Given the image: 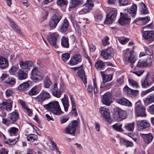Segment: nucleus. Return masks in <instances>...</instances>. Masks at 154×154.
Masks as SVG:
<instances>
[{
	"label": "nucleus",
	"instance_id": "1",
	"mask_svg": "<svg viewBox=\"0 0 154 154\" xmlns=\"http://www.w3.org/2000/svg\"><path fill=\"white\" fill-rule=\"evenodd\" d=\"M137 5L134 4L129 9H125L124 13L121 12L120 16L118 22L122 26H125L130 23L131 17L129 16L130 14L132 17H134L136 14L137 11Z\"/></svg>",
	"mask_w": 154,
	"mask_h": 154
},
{
	"label": "nucleus",
	"instance_id": "2",
	"mask_svg": "<svg viewBox=\"0 0 154 154\" xmlns=\"http://www.w3.org/2000/svg\"><path fill=\"white\" fill-rule=\"evenodd\" d=\"M43 107L55 115H60L63 113L60 108L58 102L55 100L51 101L48 104L44 105Z\"/></svg>",
	"mask_w": 154,
	"mask_h": 154
},
{
	"label": "nucleus",
	"instance_id": "3",
	"mask_svg": "<svg viewBox=\"0 0 154 154\" xmlns=\"http://www.w3.org/2000/svg\"><path fill=\"white\" fill-rule=\"evenodd\" d=\"M78 122L75 121H72L69 124L68 127L65 128L63 132L65 134H74L75 132L76 129L77 128Z\"/></svg>",
	"mask_w": 154,
	"mask_h": 154
},
{
	"label": "nucleus",
	"instance_id": "4",
	"mask_svg": "<svg viewBox=\"0 0 154 154\" xmlns=\"http://www.w3.org/2000/svg\"><path fill=\"white\" fill-rule=\"evenodd\" d=\"M140 101H138L135 103L134 111L137 116H146L145 108L141 105Z\"/></svg>",
	"mask_w": 154,
	"mask_h": 154
},
{
	"label": "nucleus",
	"instance_id": "5",
	"mask_svg": "<svg viewBox=\"0 0 154 154\" xmlns=\"http://www.w3.org/2000/svg\"><path fill=\"white\" fill-rule=\"evenodd\" d=\"M58 37V34L57 33L55 32L51 33L47 37L48 42L56 48H58V46L56 44V42Z\"/></svg>",
	"mask_w": 154,
	"mask_h": 154
},
{
	"label": "nucleus",
	"instance_id": "6",
	"mask_svg": "<svg viewBox=\"0 0 154 154\" xmlns=\"http://www.w3.org/2000/svg\"><path fill=\"white\" fill-rule=\"evenodd\" d=\"M124 54L123 60L125 61H128L131 63H134L136 60L133 54L128 50L123 51Z\"/></svg>",
	"mask_w": 154,
	"mask_h": 154
},
{
	"label": "nucleus",
	"instance_id": "7",
	"mask_svg": "<svg viewBox=\"0 0 154 154\" xmlns=\"http://www.w3.org/2000/svg\"><path fill=\"white\" fill-rule=\"evenodd\" d=\"M112 93L106 92L103 95L101 100L102 102L104 105L109 106L112 103Z\"/></svg>",
	"mask_w": 154,
	"mask_h": 154
},
{
	"label": "nucleus",
	"instance_id": "8",
	"mask_svg": "<svg viewBox=\"0 0 154 154\" xmlns=\"http://www.w3.org/2000/svg\"><path fill=\"white\" fill-rule=\"evenodd\" d=\"M50 98L49 93L43 91L37 97H35V100L40 103H42L43 102L49 99Z\"/></svg>",
	"mask_w": 154,
	"mask_h": 154
},
{
	"label": "nucleus",
	"instance_id": "9",
	"mask_svg": "<svg viewBox=\"0 0 154 154\" xmlns=\"http://www.w3.org/2000/svg\"><path fill=\"white\" fill-rule=\"evenodd\" d=\"M143 36L146 41L150 43L154 40V32L153 31H146L143 32Z\"/></svg>",
	"mask_w": 154,
	"mask_h": 154
},
{
	"label": "nucleus",
	"instance_id": "10",
	"mask_svg": "<svg viewBox=\"0 0 154 154\" xmlns=\"http://www.w3.org/2000/svg\"><path fill=\"white\" fill-rule=\"evenodd\" d=\"M116 18V11L112 10L106 15V18L104 22V23L109 24L112 23L115 20Z\"/></svg>",
	"mask_w": 154,
	"mask_h": 154
},
{
	"label": "nucleus",
	"instance_id": "11",
	"mask_svg": "<svg viewBox=\"0 0 154 154\" xmlns=\"http://www.w3.org/2000/svg\"><path fill=\"white\" fill-rule=\"evenodd\" d=\"M51 90L53 95L57 98H59L62 93L61 89L57 88V84H54L51 87Z\"/></svg>",
	"mask_w": 154,
	"mask_h": 154
},
{
	"label": "nucleus",
	"instance_id": "12",
	"mask_svg": "<svg viewBox=\"0 0 154 154\" xmlns=\"http://www.w3.org/2000/svg\"><path fill=\"white\" fill-rule=\"evenodd\" d=\"M112 49L111 47H109L106 50L101 51L100 55L106 60L112 57Z\"/></svg>",
	"mask_w": 154,
	"mask_h": 154
},
{
	"label": "nucleus",
	"instance_id": "13",
	"mask_svg": "<svg viewBox=\"0 0 154 154\" xmlns=\"http://www.w3.org/2000/svg\"><path fill=\"white\" fill-rule=\"evenodd\" d=\"M149 75V73L148 72L144 78L141 80V85L142 88H147L152 84V82H150L149 78H148Z\"/></svg>",
	"mask_w": 154,
	"mask_h": 154
},
{
	"label": "nucleus",
	"instance_id": "14",
	"mask_svg": "<svg viewBox=\"0 0 154 154\" xmlns=\"http://www.w3.org/2000/svg\"><path fill=\"white\" fill-rule=\"evenodd\" d=\"M141 137L143 142L146 144H149L154 138V136L150 133L147 134H142Z\"/></svg>",
	"mask_w": 154,
	"mask_h": 154
},
{
	"label": "nucleus",
	"instance_id": "15",
	"mask_svg": "<svg viewBox=\"0 0 154 154\" xmlns=\"http://www.w3.org/2000/svg\"><path fill=\"white\" fill-rule=\"evenodd\" d=\"M21 69H23L25 71H27L29 69V67L32 65L31 61H21L20 63Z\"/></svg>",
	"mask_w": 154,
	"mask_h": 154
},
{
	"label": "nucleus",
	"instance_id": "16",
	"mask_svg": "<svg viewBox=\"0 0 154 154\" xmlns=\"http://www.w3.org/2000/svg\"><path fill=\"white\" fill-rule=\"evenodd\" d=\"M69 22L66 18H65L62 21L59 28V31L62 33L65 32L67 30L68 27Z\"/></svg>",
	"mask_w": 154,
	"mask_h": 154
},
{
	"label": "nucleus",
	"instance_id": "17",
	"mask_svg": "<svg viewBox=\"0 0 154 154\" xmlns=\"http://www.w3.org/2000/svg\"><path fill=\"white\" fill-rule=\"evenodd\" d=\"M116 102L124 106H131V103L128 99L125 98H120L116 99Z\"/></svg>",
	"mask_w": 154,
	"mask_h": 154
},
{
	"label": "nucleus",
	"instance_id": "18",
	"mask_svg": "<svg viewBox=\"0 0 154 154\" xmlns=\"http://www.w3.org/2000/svg\"><path fill=\"white\" fill-rule=\"evenodd\" d=\"M77 75L80 77L83 81L84 83L85 84L87 83V78L85 75V71L82 68H80L78 69Z\"/></svg>",
	"mask_w": 154,
	"mask_h": 154
},
{
	"label": "nucleus",
	"instance_id": "19",
	"mask_svg": "<svg viewBox=\"0 0 154 154\" xmlns=\"http://www.w3.org/2000/svg\"><path fill=\"white\" fill-rule=\"evenodd\" d=\"M8 65L9 63L7 59L0 56V69H5L8 67Z\"/></svg>",
	"mask_w": 154,
	"mask_h": 154
},
{
	"label": "nucleus",
	"instance_id": "20",
	"mask_svg": "<svg viewBox=\"0 0 154 154\" xmlns=\"http://www.w3.org/2000/svg\"><path fill=\"white\" fill-rule=\"evenodd\" d=\"M82 60L81 56L80 54H78L75 55L70 61L71 64L73 65L77 64Z\"/></svg>",
	"mask_w": 154,
	"mask_h": 154
},
{
	"label": "nucleus",
	"instance_id": "21",
	"mask_svg": "<svg viewBox=\"0 0 154 154\" xmlns=\"http://www.w3.org/2000/svg\"><path fill=\"white\" fill-rule=\"evenodd\" d=\"M62 104L63 106L64 110L66 112L68 110L69 106L68 99L67 97L65 94L64 95V97L61 99Z\"/></svg>",
	"mask_w": 154,
	"mask_h": 154
},
{
	"label": "nucleus",
	"instance_id": "22",
	"mask_svg": "<svg viewBox=\"0 0 154 154\" xmlns=\"http://www.w3.org/2000/svg\"><path fill=\"white\" fill-rule=\"evenodd\" d=\"M24 71V70L23 71L22 69H20L17 72V76L19 80H24L26 78L27 74Z\"/></svg>",
	"mask_w": 154,
	"mask_h": 154
},
{
	"label": "nucleus",
	"instance_id": "23",
	"mask_svg": "<svg viewBox=\"0 0 154 154\" xmlns=\"http://www.w3.org/2000/svg\"><path fill=\"white\" fill-rule=\"evenodd\" d=\"M61 45L65 48H68L69 47L68 38L65 36H63L61 39Z\"/></svg>",
	"mask_w": 154,
	"mask_h": 154
},
{
	"label": "nucleus",
	"instance_id": "24",
	"mask_svg": "<svg viewBox=\"0 0 154 154\" xmlns=\"http://www.w3.org/2000/svg\"><path fill=\"white\" fill-rule=\"evenodd\" d=\"M9 20L10 22L11 26L13 29L19 35H22V33L20 30L18 28L17 26L15 23V22L11 19H9Z\"/></svg>",
	"mask_w": 154,
	"mask_h": 154
},
{
	"label": "nucleus",
	"instance_id": "25",
	"mask_svg": "<svg viewBox=\"0 0 154 154\" xmlns=\"http://www.w3.org/2000/svg\"><path fill=\"white\" fill-rule=\"evenodd\" d=\"M144 101L145 105L146 106L154 102V94L148 96L144 100Z\"/></svg>",
	"mask_w": 154,
	"mask_h": 154
},
{
	"label": "nucleus",
	"instance_id": "26",
	"mask_svg": "<svg viewBox=\"0 0 154 154\" xmlns=\"http://www.w3.org/2000/svg\"><path fill=\"white\" fill-rule=\"evenodd\" d=\"M104 63L100 60H97L95 63V67L97 69L101 70L105 67Z\"/></svg>",
	"mask_w": 154,
	"mask_h": 154
},
{
	"label": "nucleus",
	"instance_id": "27",
	"mask_svg": "<svg viewBox=\"0 0 154 154\" xmlns=\"http://www.w3.org/2000/svg\"><path fill=\"white\" fill-rule=\"evenodd\" d=\"M120 142L126 146L127 147H132L133 146V144L132 142L125 140L123 138L119 137Z\"/></svg>",
	"mask_w": 154,
	"mask_h": 154
},
{
	"label": "nucleus",
	"instance_id": "28",
	"mask_svg": "<svg viewBox=\"0 0 154 154\" xmlns=\"http://www.w3.org/2000/svg\"><path fill=\"white\" fill-rule=\"evenodd\" d=\"M139 5L140 9H141L140 10V12L141 14H146L149 13L146 6L144 3L143 2L140 3Z\"/></svg>",
	"mask_w": 154,
	"mask_h": 154
},
{
	"label": "nucleus",
	"instance_id": "29",
	"mask_svg": "<svg viewBox=\"0 0 154 154\" xmlns=\"http://www.w3.org/2000/svg\"><path fill=\"white\" fill-rule=\"evenodd\" d=\"M111 87V84L103 81L102 83L101 84L100 88L101 90H107L110 89Z\"/></svg>",
	"mask_w": 154,
	"mask_h": 154
},
{
	"label": "nucleus",
	"instance_id": "30",
	"mask_svg": "<svg viewBox=\"0 0 154 154\" xmlns=\"http://www.w3.org/2000/svg\"><path fill=\"white\" fill-rule=\"evenodd\" d=\"M91 7L89 5H87L86 2V4L83 6L82 9L80 11V14H83L89 12L91 10Z\"/></svg>",
	"mask_w": 154,
	"mask_h": 154
},
{
	"label": "nucleus",
	"instance_id": "31",
	"mask_svg": "<svg viewBox=\"0 0 154 154\" xmlns=\"http://www.w3.org/2000/svg\"><path fill=\"white\" fill-rule=\"evenodd\" d=\"M81 2L82 1L81 0H71L70 2L69 8H75L81 4Z\"/></svg>",
	"mask_w": 154,
	"mask_h": 154
},
{
	"label": "nucleus",
	"instance_id": "32",
	"mask_svg": "<svg viewBox=\"0 0 154 154\" xmlns=\"http://www.w3.org/2000/svg\"><path fill=\"white\" fill-rule=\"evenodd\" d=\"M135 122L128 123L125 125V129L128 131H133L134 127Z\"/></svg>",
	"mask_w": 154,
	"mask_h": 154
},
{
	"label": "nucleus",
	"instance_id": "33",
	"mask_svg": "<svg viewBox=\"0 0 154 154\" xmlns=\"http://www.w3.org/2000/svg\"><path fill=\"white\" fill-rule=\"evenodd\" d=\"M38 138V136L34 134H29L27 135V140L31 142H33L37 140Z\"/></svg>",
	"mask_w": 154,
	"mask_h": 154
},
{
	"label": "nucleus",
	"instance_id": "34",
	"mask_svg": "<svg viewBox=\"0 0 154 154\" xmlns=\"http://www.w3.org/2000/svg\"><path fill=\"white\" fill-rule=\"evenodd\" d=\"M11 136L15 135L19 131L18 128L12 127L10 128L8 130Z\"/></svg>",
	"mask_w": 154,
	"mask_h": 154
},
{
	"label": "nucleus",
	"instance_id": "35",
	"mask_svg": "<svg viewBox=\"0 0 154 154\" xmlns=\"http://www.w3.org/2000/svg\"><path fill=\"white\" fill-rule=\"evenodd\" d=\"M100 112L102 115V116H109V110L103 107H101L100 109Z\"/></svg>",
	"mask_w": 154,
	"mask_h": 154
},
{
	"label": "nucleus",
	"instance_id": "36",
	"mask_svg": "<svg viewBox=\"0 0 154 154\" xmlns=\"http://www.w3.org/2000/svg\"><path fill=\"white\" fill-rule=\"evenodd\" d=\"M130 0H119V6H125L131 4Z\"/></svg>",
	"mask_w": 154,
	"mask_h": 154
},
{
	"label": "nucleus",
	"instance_id": "37",
	"mask_svg": "<svg viewBox=\"0 0 154 154\" xmlns=\"http://www.w3.org/2000/svg\"><path fill=\"white\" fill-rule=\"evenodd\" d=\"M150 20V17L148 16L144 17H139L135 19L134 21L133 22L136 23L139 20H142L144 23L146 24Z\"/></svg>",
	"mask_w": 154,
	"mask_h": 154
},
{
	"label": "nucleus",
	"instance_id": "38",
	"mask_svg": "<svg viewBox=\"0 0 154 154\" xmlns=\"http://www.w3.org/2000/svg\"><path fill=\"white\" fill-rule=\"evenodd\" d=\"M52 84V82L51 81L50 79L48 77H46L45 78L44 81V87L46 88H48Z\"/></svg>",
	"mask_w": 154,
	"mask_h": 154
},
{
	"label": "nucleus",
	"instance_id": "39",
	"mask_svg": "<svg viewBox=\"0 0 154 154\" xmlns=\"http://www.w3.org/2000/svg\"><path fill=\"white\" fill-rule=\"evenodd\" d=\"M38 92L39 91L37 88V87L35 86L28 92V93L30 95L33 96L37 94Z\"/></svg>",
	"mask_w": 154,
	"mask_h": 154
},
{
	"label": "nucleus",
	"instance_id": "40",
	"mask_svg": "<svg viewBox=\"0 0 154 154\" xmlns=\"http://www.w3.org/2000/svg\"><path fill=\"white\" fill-rule=\"evenodd\" d=\"M140 125L142 129H145L149 127L150 124L146 120H142L140 121Z\"/></svg>",
	"mask_w": 154,
	"mask_h": 154
},
{
	"label": "nucleus",
	"instance_id": "41",
	"mask_svg": "<svg viewBox=\"0 0 154 154\" xmlns=\"http://www.w3.org/2000/svg\"><path fill=\"white\" fill-rule=\"evenodd\" d=\"M30 85L29 82H24L20 85L18 87L19 90H23L28 88Z\"/></svg>",
	"mask_w": 154,
	"mask_h": 154
},
{
	"label": "nucleus",
	"instance_id": "42",
	"mask_svg": "<svg viewBox=\"0 0 154 154\" xmlns=\"http://www.w3.org/2000/svg\"><path fill=\"white\" fill-rule=\"evenodd\" d=\"M5 82L12 86L15 84L16 81L15 79L14 78L11 77H9L7 79L6 81H5Z\"/></svg>",
	"mask_w": 154,
	"mask_h": 154
},
{
	"label": "nucleus",
	"instance_id": "43",
	"mask_svg": "<svg viewBox=\"0 0 154 154\" xmlns=\"http://www.w3.org/2000/svg\"><path fill=\"white\" fill-rule=\"evenodd\" d=\"M68 3L67 0H57V1L58 5L61 7L66 5Z\"/></svg>",
	"mask_w": 154,
	"mask_h": 154
},
{
	"label": "nucleus",
	"instance_id": "44",
	"mask_svg": "<svg viewBox=\"0 0 154 154\" xmlns=\"http://www.w3.org/2000/svg\"><path fill=\"white\" fill-rule=\"evenodd\" d=\"M109 40V37L107 36H105L102 40V45L104 46L109 45L110 43Z\"/></svg>",
	"mask_w": 154,
	"mask_h": 154
},
{
	"label": "nucleus",
	"instance_id": "45",
	"mask_svg": "<svg viewBox=\"0 0 154 154\" xmlns=\"http://www.w3.org/2000/svg\"><path fill=\"white\" fill-rule=\"evenodd\" d=\"M125 114V111L119 108L116 107V115L117 116H124Z\"/></svg>",
	"mask_w": 154,
	"mask_h": 154
},
{
	"label": "nucleus",
	"instance_id": "46",
	"mask_svg": "<svg viewBox=\"0 0 154 154\" xmlns=\"http://www.w3.org/2000/svg\"><path fill=\"white\" fill-rule=\"evenodd\" d=\"M57 22H59L62 17V16L58 13H56L54 14L52 16Z\"/></svg>",
	"mask_w": 154,
	"mask_h": 154
},
{
	"label": "nucleus",
	"instance_id": "47",
	"mask_svg": "<svg viewBox=\"0 0 154 154\" xmlns=\"http://www.w3.org/2000/svg\"><path fill=\"white\" fill-rule=\"evenodd\" d=\"M124 76L122 75L120 78H118L116 82V86H119L122 85L124 82Z\"/></svg>",
	"mask_w": 154,
	"mask_h": 154
},
{
	"label": "nucleus",
	"instance_id": "48",
	"mask_svg": "<svg viewBox=\"0 0 154 154\" xmlns=\"http://www.w3.org/2000/svg\"><path fill=\"white\" fill-rule=\"evenodd\" d=\"M17 139H9L8 140H6L5 139L4 141L6 143L12 145L15 144L17 143Z\"/></svg>",
	"mask_w": 154,
	"mask_h": 154
},
{
	"label": "nucleus",
	"instance_id": "49",
	"mask_svg": "<svg viewBox=\"0 0 154 154\" xmlns=\"http://www.w3.org/2000/svg\"><path fill=\"white\" fill-rule=\"evenodd\" d=\"M51 143L52 144V150L53 151L55 150L56 152H58L59 154H60V152L59 151L58 148L57 146L56 143L53 141H51Z\"/></svg>",
	"mask_w": 154,
	"mask_h": 154
},
{
	"label": "nucleus",
	"instance_id": "50",
	"mask_svg": "<svg viewBox=\"0 0 154 154\" xmlns=\"http://www.w3.org/2000/svg\"><path fill=\"white\" fill-rule=\"evenodd\" d=\"M138 91L134 90L130 88L129 89V91H128V94L129 95V96H136L138 94Z\"/></svg>",
	"mask_w": 154,
	"mask_h": 154
},
{
	"label": "nucleus",
	"instance_id": "51",
	"mask_svg": "<svg viewBox=\"0 0 154 154\" xmlns=\"http://www.w3.org/2000/svg\"><path fill=\"white\" fill-rule=\"evenodd\" d=\"M70 57V54L68 53H64L62 55V59L63 61L65 62L69 59Z\"/></svg>",
	"mask_w": 154,
	"mask_h": 154
},
{
	"label": "nucleus",
	"instance_id": "52",
	"mask_svg": "<svg viewBox=\"0 0 154 154\" xmlns=\"http://www.w3.org/2000/svg\"><path fill=\"white\" fill-rule=\"evenodd\" d=\"M57 24L55 22L52 21L51 19L50 20L49 22L48 26L49 27L52 29H55L57 26Z\"/></svg>",
	"mask_w": 154,
	"mask_h": 154
},
{
	"label": "nucleus",
	"instance_id": "53",
	"mask_svg": "<svg viewBox=\"0 0 154 154\" xmlns=\"http://www.w3.org/2000/svg\"><path fill=\"white\" fill-rule=\"evenodd\" d=\"M4 104L5 107V109L7 111H10L11 110L12 106V103L6 102H4Z\"/></svg>",
	"mask_w": 154,
	"mask_h": 154
},
{
	"label": "nucleus",
	"instance_id": "54",
	"mask_svg": "<svg viewBox=\"0 0 154 154\" xmlns=\"http://www.w3.org/2000/svg\"><path fill=\"white\" fill-rule=\"evenodd\" d=\"M112 79V75H106L103 78V81L107 82L111 81Z\"/></svg>",
	"mask_w": 154,
	"mask_h": 154
},
{
	"label": "nucleus",
	"instance_id": "55",
	"mask_svg": "<svg viewBox=\"0 0 154 154\" xmlns=\"http://www.w3.org/2000/svg\"><path fill=\"white\" fill-rule=\"evenodd\" d=\"M152 58V57L151 58L149 57H148L147 58L146 61H145L146 66H148L151 64L153 60Z\"/></svg>",
	"mask_w": 154,
	"mask_h": 154
},
{
	"label": "nucleus",
	"instance_id": "56",
	"mask_svg": "<svg viewBox=\"0 0 154 154\" xmlns=\"http://www.w3.org/2000/svg\"><path fill=\"white\" fill-rule=\"evenodd\" d=\"M102 118L104 120H106L109 123H111L113 120L112 118L110 116H102Z\"/></svg>",
	"mask_w": 154,
	"mask_h": 154
},
{
	"label": "nucleus",
	"instance_id": "57",
	"mask_svg": "<svg viewBox=\"0 0 154 154\" xmlns=\"http://www.w3.org/2000/svg\"><path fill=\"white\" fill-rule=\"evenodd\" d=\"M18 68L17 67H12L9 70V72L11 75H14L18 71Z\"/></svg>",
	"mask_w": 154,
	"mask_h": 154
},
{
	"label": "nucleus",
	"instance_id": "58",
	"mask_svg": "<svg viewBox=\"0 0 154 154\" xmlns=\"http://www.w3.org/2000/svg\"><path fill=\"white\" fill-rule=\"evenodd\" d=\"M128 82L130 85H131L133 86H135L136 88L139 87L138 85L137 82L134 80H131L130 79H128Z\"/></svg>",
	"mask_w": 154,
	"mask_h": 154
},
{
	"label": "nucleus",
	"instance_id": "59",
	"mask_svg": "<svg viewBox=\"0 0 154 154\" xmlns=\"http://www.w3.org/2000/svg\"><path fill=\"white\" fill-rule=\"evenodd\" d=\"M145 61H143L142 60H140L138 61L137 66V67H142L144 66H146V64H145Z\"/></svg>",
	"mask_w": 154,
	"mask_h": 154
},
{
	"label": "nucleus",
	"instance_id": "60",
	"mask_svg": "<svg viewBox=\"0 0 154 154\" xmlns=\"http://www.w3.org/2000/svg\"><path fill=\"white\" fill-rule=\"evenodd\" d=\"M122 124H119L118 123H116V131L123 133L124 131L122 128Z\"/></svg>",
	"mask_w": 154,
	"mask_h": 154
},
{
	"label": "nucleus",
	"instance_id": "61",
	"mask_svg": "<svg viewBox=\"0 0 154 154\" xmlns=\"http://www.w3.org/2000/svg\"><path fill=\"white\" fill-rule=\"evenodd\" d=\"M39 74V72L36 68H34L32 70L31 74L32 76H38Z\"/></svg>",
	"mask_w": 154,
	"mask_h": 154
},
{
	"label": "nucleus",
	"instance_id": "62",
	"mask_svg": "<svg viewBox=\"0 0 154 154\" xmlns=\"http://www.w3.org/2000/svg\"><path fill=\"white\" fill-rule=\"evenodd\" d=\"M19 116H10L9 118L11 123H14L18 119Z\"/></svg>",
	"mask_w": 154,
	"mask_h": 154
},
{
	"label": "nucleus",
	"instance_id": "63",
	"mask_svg": "<svg viewBox=\"0 0 154 154\" xmlns=\"http://www.w3.org/2000/svg\"><path fill=\"white\" fill-rule=\"evenodd\" d=\"M130 40L128 38H124L123 39H119V42L122 44H125L127 43Z\"/></svg>",
	"mask_w": 154,
	"mask_h": 154
},
{
	"label": "nucleus",
	"instance_id": "64",
	"mask_svg": "<svg viewBox=\"0 0 154 154\" xmlns=\"http://www.w3.org/2000/svg\"><path fill=\"white\" fill-rule=\"evenodd\" d=\"M148 110L151 114H154V104L149 106Z\"/></svg>",
	"mask_w": 154,
	"mask_h": 154
}]
</instances>
